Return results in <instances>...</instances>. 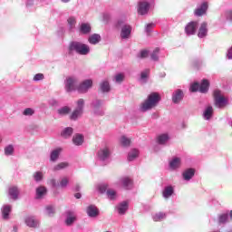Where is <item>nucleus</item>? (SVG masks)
<instances>
[{"instance_id":"f257e3e1","label":"nucleus","mask_w":232,"mask_h":232,"mask_svg":"<svg viewBox=\"0 0 232 232\" xmlns=\"http://www.w3.org/2000/svg\"><path fill=\"white\" fill-rule=\"evenodd\" d=\"M159 102H160V94L158 92H151L140 105V111H142V113L150 111V110H153V108H155Z\"/></svg>"},{"instance_id":"f03ea898","label":"nucleus","mask_w":232,"mask_h":232,"mask_svg":"<svg viewBox=\"0 0 232 232\" xmlns=\"http://www.w3.org/2000/svg\"><path fill=\"white\" fill-rule=\"evenodd\" d=\"M69 52H75L79 55H88L90 53V45L81 42H72L69 44Z\"/></svg>"},{"instance_id":"7ed1b4c3","label":"nucleus","mask_w":232,"mask_h":232,"mask_svg":"<svg viewBox=\"0 0 232 232\" xmlns=\"http://www.w3.org/2000/svg\"><path fill=\"white\" fill-rule=\"evenodd\" d=\"M214 95V106L216 108H218L219 110L222 108H225L227 104V99L226 97L222 96V91L217 89L213 92Z\"/></svg>"},{"instance_id":"20e7f679","label":"nucleus","mask_w":232,"mask_h":232,"mask_svg":"<svg viewBox=\"0 0 232 232\" xmlns=\"http://www.w3.org/2000/svg\"><path fill=\"white\" fill-rule=\"evenodd\" d=\"M77 82H79V80H77L76 77H67L64 81L65 92H67L68 93L75 92V90H77Z\"/></svg>"},{"instance_id":"39448f33","label":"nucleus","mask_w":232,"mask_h":232,"mask_svg":"<svg viewBox=\"0 0 232 232\" xmlns=\"http://www.w3.org/2000/svg\"><path fill=\"white\" fill-rule=\"evenodd\" d=\"M122 20L118 21L117 27H121V39H130V35H131V25L124 24Z\"/></svg>"},{"instance_id":"423d86ee","label":"nucleus","mask_w":232,"mask_h":232,"mask_svg":"<svg viewBox=\"0 0 232 232\" xmlns=\"http://www.w3.org/2000/svg\"><path fill=\"white\" fill-rule=\"evenodd\" d=\"M110 155H111L110 149L104 148L98 151L97 159L100 162H102V166H106V163L110 159Z\"/></svg>"},{"instance_id":"0eeeda50","label":"nucleus","mask_w":232,"mask_h":232,"mask_svg":"<svg viewBox=\"0 0 232 232\" xmlns=\"http://www.w3.org/2000/svg\"><path fill=\"white\" fill-rule=\"evenodd\" d=\"M92 86H93V81L92 79H87L82 82L76 90L79 93H88V90H90Z\"/></svg>"},{"instance_id":"6e6552de","label":"nucleus","mask_w":232,"mask_h":232,"mask_svg":"<svg viewBox=\"0 0 232 232\" xmlns=\"http://www.w3.org/2000/svg\"><path fill=\"white\" fill-rule=\"evenodd\" d=\"M197 28H198V22H189L185 26V34L187 35H195L197 34Z\"/></svg>"},{"instance_id":"1a4fd4ad","label":"nucleus","mask_w":232,"mask_h":232,"mask_svg":"<svg viewBox=\"0 0 232 232\" xmlns=\"http://www.w3.org/2000/svg\"><path fill=\"white\" fill-rule=\"evenodd\" d=\"M184 99V91L178 89L172 93V102L174 104H180Z\"/></svg>"},{"instance_id":"9d476101","label":"nucleus","mask_w":232,"mask_h":232,"mask_svg":"<svg viewBox=\"0 0 232 232\" xmlns=\"http://www.w3.org/2000/svg\"><path fill=\"white\" fill-rule=\"evenodd\" d=\"M150 12V3L146 1L140 2L138 5V14L140 15H146Z\"/></svg>"},{"instance_id":"9b49d317","label":"nucleus","mask_w":232,"mask_h":232,"mask_svg":"<svg viewBox=\"0 0 232 232\" xmlns=\"http://www.w3.org/2000/svg\"><path fill=\"white\" fill-rule=\"evenodd\" d=\"M65 215H66V218H65L66 226H72L77 220V215L75 214V212L72 210L66 211Z\"/></svg>"},{"instance_id":"f8f14e48","label":"nucleus","mask_w":232,"mask_h":232,"mask_svg":"<svg viewBox=\"0 0 232 232\" xmlns=\"http://www.w3.org/2000/svg\"><path fill=\"white\" fill-rule=\"evenodd\" d=\"M182 164V160L180 158H173L169 162V168L170 171H176V169H179Z\"/></svg>"},{"instance_id":"ddd939ff","label":"nucleus","mask_w":232,"mask_h":232,"mask_svg":"<svg viewBox=\"0 0 232 232\" xmlns=\"http://www.w3.org/2000/svg\"><path fill=\"white\" fill-rule=\"evenodd\" d=\"M24 222L28 227H39V226H40V223L37 220V218H35L34 217H32V216L26 217L24 219Z\"/></svg>"},{"instance_id":"4468645a","label":"nucleus","mask_w":232,"mask_h":232,"mask_svg":"<svg viewBox=\"0 0 232 232\" xmlns=\"http://www.w3.org/2000/svg\"><path fill=\"white\" fill-rule=\"evenodd\" d=\"M1 211H2V218L4 220H8L10 218V213H12V206L4 205L1 208Z\"/></svg>"},{"instance_id":"2eb2a0df","label":"nucleus","mask_w":232,"mask_h":232,"mask_svg":"<svg viewBox=\"0 0 232 232\" xmlns=\"http://www.w3.org/2000/svg\"><path fill=\"white\" fill-rule=\"evenodd\" d=\"M208 36V23L203 22L198 29V37L199 39H204Z\"/></svg>"},{"instance_id":"dca6fc26","label":"nucleus","mask_w":232,"mask_h":232,"mask_svg":"<svg viewBox=\"0 0 232 232\" xmlns=\"http://www.w3.org/2000/svg\"><path fill=\"white\" fill-rule=\"evenodd\" d=\"M128 208H129L128 201H122L116 206V209L119 215H126V211H128Z\"/></svg>"},{"instance_id":"f3484780","label":"nucleus","mask_w":232,"mask_h":232,"mask_svg":"<svg viewBox=\"0 0 232 232\" xmlns=\"http://www.w3.org/2000/svg\"><path fill=\"white\" fill-rule=\"evenodd\" d=\"M213 113H214L213 106L208 105L203 111V119L205 121H211V118L213 117Z\"/></svg>"},{"instance_id":"a211bd4d","label":"nucleus","mask_w":232,"mask_h":232,"mask_svg":"<svg viewBox=\"0 0 232 232\" xmlns=\"http://www.w3.org/2000/svg\"><path fill=\"white\" fill-rule=\"evenodd\" d=\"M206 12H208V3L204 2L195 10V15L201 17Z\"/></svg>"},{"instance_id":"6ab92c4d","label":"nucleus","mask_w":232,"mask_h":232,"mask_svg":"<svg viewBox=\"0 0 232 232\" xmlns=\"http://www.w3.org/2000/svg\"><path fill=\"white\" fill-rule=\"evenodd\" d=\"M92 33V25L89 23H82L80 25V34L88 35Z\"/></svg>"},{"instance_id":"aec40b11","label":"nucleus","mask_w":232,"mask_h":232,"mask_svg":"<svg viewBox=\"0 0 232 232\" xmlns=\"http://www.w3.org/2000/svg\"><path fill=\"white\" fill-rule=\"evenodd\" d=\"M8 195L13 200H17L19 198V188L13 186L8 189Z\"/></svg>"},{"instance_id":"412c9836","label":"nucleus","mask_w":232,"mask_h":232,"mask_svg":"<svg viewBox=\"0 0 232 232\" xmlns=\"http://www.w3.org/2000/svg\"><path fill=\"white\" fill-rule=\"evenodd\" d=\"M183 179L186 180L187 182H189L193 177H195V170L194 169H187L183 173H182Z\"/></svg>"},{"instance_id":"4be33fe9","label":"nucleus","mask_w":232,"mask_h":232,"mask_svg":"<svg viewBox=\"0 0 232 232\" xmlns=\"http://www.w3.org/2000/svg\"><path fill=\"white\" fill-rule=\"evenodd\" d=\"M87 215L91 218H95V217H99V209H97V207L91 205L87 208Z\"/></svg>"},{"instance_id":"5701e85b","label":"nucleus","mask_w":232,"mask_h":232,"mask_svg":"<svg viewBox=\"0 0 232 232\" xmlns=\"http://www.w3.org/2000/svg\"><path fill=\"white\" fill-rule=\"evenodd\" d=\"M169 140V135L167 133L160 134L157 137V142L160 146H166Z\"/></svg>"},{"instance_id":"b1692460","label":"nucleus","mask_w":232,"mask_h":232,"mask_svg":"<svg viewBox=\"0 0 232 232\" xmlns=\"http://www.w3.org/2000/svg\"><path fill=\"white\" fill-rule=\"evenodd\" d=\"M120 182L124 189H131L133 186V181L130 178H122L120 179Z\"/></svg>"},{"instance_id":"393cba45","label":"nucleus","mask_w":232,"mask_h":232,"mask_svg":"<svg viewBox=\"0 0 232 232\" xmlns=\"http://www.w3.org/2000/svg\"><path fill=\"white\" fill-rule=\"evenodd\" d=\"M62 151H63L62 148L53 150L50 154L51 162H56V160L59 159V155H61Z\"/></svg>"},{"instance_id":"a878e982","label":"nucleus","mask_w":232,"mask_h":232,"mask_svg":"<svg viewBox=\"0 0 232 232\" xmlns=\"http://www.w3.org/2000/svg\"><path fill=\"white\" fill-rule=\"evenodd\" d=\"M173 193H175V188H173L172 186L165 187V188L163 189V192H162L163 198H169V197H171V195H173Z\"/></svg>"},{"instance_id":"bb28decb","label":"nucleus","mask_w":232,"mask_h":232,"mask_svg":"<svg viewBox=\"0 0 232 232\" xmlns=\"http://www.w3.org/2000/svg\"><path fill=\"white\" fill-rule=\"evenodd\" d=\"M72 142L75 146H82L84 142V136L82 134H76L72 137Z\"/></svg>"},{"instance_id":"cd10ccee","label":"nucleus","mask_w":232,"mask_h":232,"mask_svg":"<svg viewBox=\"0 0 232 232\" xmlns=\"http://www.w3.org/2000/svg\"><path fill=\"white\" fill-rule=\"evenodd\" d=\"M88 41L90 44H99L101 43V34H93L89 36Z\"/></svg>"},{"instance_id":"c85d7f7f","label":"nucleus","mask_w":232,"mask_h":232,"mask_svg":"<svg viewBox=\"0 0 232 232\" xmlns=\"http://www.w3.org/2000/svg\"><path fill=\"white\" fill-rule=\"evenodd\" d=\"M220 21L221 23H225V21H230L232 23V10L225 11V14H221Z\"/></svg>"},{"instance_id":"c756f323","label":"nucleus","mask_w":232,"mask_h":232,"mask_svg":"<svg viewBox=\"0 0 232 232\" xmlns=\"http://www.w3.org/2000/svg\"><path fill=\"white\" fill-rule=\"evenodd\" d=\"M100 90L102 93H108L110 92V82L104 80L100 83Z\"/></svg>"},{"instance_id":"7c9ffc66","label":"nucleus","mask_w":232,"mask_h":232,"mask_svg":"<svg viewBox=\"0 0 232 232\" xmlns=\"http://www.w3.org/2000/svg\"><path fill=\"white\" fill-rule=\"evenodd\" d=\"M167 217V214L164 212H159L152 216V219L154 222H162V220H165Z\"/></svg>"},{"instance_id":"2f4dec72","label":"nucleus","mask_w":232,"mask_h":232,"mask_svg":"<svg viewBox=\"0 0 232 232\" xmlns=\"http://www.w3.org/2000/svg\"><path fill=\"white\" fill-rule=\"evenodd\" d=\"M208 90H209V82L208 80H203L199 85V92L200 93H207Z\"/></svg>"},{"instance_id":"473e14b6","label":"nucleus","mask_w":232,"mask_h":232,"mask_svg":"<svg viewBox=\"0 0 232 232\" xmlns=\"http://www.w3.org/2000/svg\"><path fill=\"white\" fill-rule=\"evenodd\" d=\"M70 111H72V108L68 106H63L57 110V113L58 115H60V117H64V115H68Z\"/></svg>"},{"instance_id":"72a5a7b5","label":"nucleus","mask_w":232,"mask_h":232,"mask_svg":"<svg viewBox=\"0 0 232 232\" xmlns=\"http://www.w3.org/2000/svg\"><path fill=\"white\" fill-rule=\"evenodd\" d=\"M137 157H139V150L137 149H132L129 154H128V160L130 162L135 160V159H137Z\"/></svg>"},{"instance_id":"f704fd0d","label":"nucleus","mask_w":232,"mask_h":232,"mask_svg":"<svg viewBox=\"0 0 232 232\" xmlns=\"http://www.w3.org/2000/svg\"><path fill=\"white\" fill-rule=\"evenodd\" d=\"M72 133H73V129L71 128V127H67V128H65V129L62 131L61 135H62V137H63L64 139H68V137H72Z\"/></svg>"},{"instance_id":"c9c22d12","label":"nucleus","mask_w":232,"mask_h":232,"mask_svg":"<svg viewBox=\"0 0 232 232\" xmlns=\"http://www.w3.org/2000/svg\"><path fill=\"white\" fill-rule=\"evenodd\" d=\"M103 104H104V102L102 100L96 99L92 102L91 106L93 110L96 108H102Z\"/></svg>"},{"instance_id":"e433bc0d","label":"nucleus","mask_w":232,"mask_h":232,"mask_svg":"<svg viewBox=\"0 0 232 232\" xmlns=\"http://www.w3.org/2000/svg\"><path fill=\"white\" fill-rule=\"evenodd\" d=\"M4 151L6 157H10L14 155V145L12 144L7 145L6 147H5Z\"/></svg>"},{"instance_id":"4c0bfd02","label":"nucleus","mask_w":232,"mask_h":232,"mask_svg":"<svg viewBox=\"0 0 232 232\" xmlns=\"http://www.w3.org/2000/svg\"><path fill=\"white\" fill-rule=\"evenodd\" d=\"M83 111L75 109L70 116L71 121H77L81 115H82Z\"/></svg>"},{"instance_id":"58836bf2","label":"nucleus","mask_w":232,"mask_h":232,"mask_svg":"<svg viewBox=\"0 0 232 232\" xmlns=\"http://www.w3.org/2000/svg\"><path fill=\"white\" fill-rule=\"evenodd\" d=\"M44 195H46V188L39 187L36 188V198H43Z\"/></svg>"},{"instance_id":"ea45409f","label":"nucleus","mask_w":232,"mask_h":232,"mask_svg":"<svg viewBox=\"0 0 232 232\" xmlns=\"http://www.w3.org/2000/svg\"><path fill=\"white\" fill-rule=\"evenodd\" d=\"M96 189L99 191V193H106L108 191V184L107 183H101L97 185Z\"/></svg>"},{"instance_id":"a19ab883","label":"nucleus","mask_w":232,"mask_h":232,"mask_svg":"<svg viewBox=\"0 0 232 232\" xmlns=\"http://www.w3.org/2000/svg\"><path fill=\"white\" fill-rule=\"evenodd\" d=\"M69 164L68 162H61L59 164H57L56 166H54L53 168V171H61V169H65V168H68Z\"/></svg>"},{"instance_id":"79ce46f5","label":"nucleus","mask_w":232,"mask_h":232,"mask_svg":"<svg viewBox=\"0 0 232 232\" xmlns=\"http://www.w3.org/2000/svg\"><path fill=\"white\" fill-rule=\"evenodd\" d=\"M93 114L96 115V117H103L104 115V108L98 107L96 109H92Z\"/></svg>"},{"instance_id":"37998d69","label":"nucleus","mask_w":232,"mask_h":232,"mask_svg":"<svg viewBox=\"0 0 232 232\" xmlns=\"http://www.w3.org/2000/svg\"><path fill=\"white\" fill-rule=\"evenodd\" d=\"M160 52V49L159 47L155 48L153 52L150 53V59L152 61H159V53Z\"/></svg>"},{"instance_id":"c03bdc74","label":"nucleus","mask_w":232,"mask_h":232,"mask_svg":"<svg viewBox=\"0 0 232 232\" xmlns=\"http://www.w3.org/2000/svg\"><path fill=\"white\" fill-rule=\"evenodd\" d=\"M75 110H79L80 111H84V99H79L76 102Z\"/></svg>"},{"instance_id":"a18cd8bd","label":"nucleus","mask_w":232,"mask_h":232,"mask_svg":"<svg viewBox=\"0 0 232 232\" xmlns=\"http://www.w3.org/2000/svg\"><path fill=\"white\" fill-rule=\"evenodd\" d=\"M107 198L110 200H115L117 198V192L113 189H108L107 190Z\"/></svg>"},{"instance_id":"49530a36","label":"nucleus","mask_w":232,"mask_h":232,"mask_svg":"<svg viewBox=\"0 0 232 232\" xmlns=\"http://www.w3.org/2000/svg\"><path fill=\"white\" fill-rule=\"evenodd\" d=\"M67 23L69 24L70 30H73V28H75V24H76L77 21L75 20V17L71 16L68 18Z\"/></svg>"},{"instance_id":"de8ad7c7","label":"nucleus","mask_w":232,"mask_h":232,"mask_svg":"<svg viewBox=\"0 0 232 232\" xmlns=\"http://www.w3.org/2000/svg\"><path fill=\"white\" fill-rule=\"evenodd\" d=\"M148 75H150V69H145L140 73V81H142V82H146Z\"/></svg>"},{"instance_id":"09e8293b","label":"nucleus","mask_w":232,"mask_h":232,"mask_svg":"<svg viewBox=\"0 0 232 232\" xmlns=\"http://www.w3.org/2000/svg\"><path fill=\"white\" fill-rule=\"evenodd\" d=\"M53 213H55V208H53V206H47L45 208V215H48V217H53Z\"/></svg>"},{"instance_id":"8fccbe9b","label":"nucleus","mask_w":232,"mask_h":232,"mask_svg":"<svg viewBox=\"0 0 232 232\" xmlns=\"http://www.w3.org/2000/svg\"><path fill=\"white\" fill-rule=\"evenodd\" d=\"M34 113H35V110H34L33 108H26L23 111V115H24L25 117H32Z\"/></svg>"},{"instance_id":"3c124183","label":"nucleus","mask_w":232,"mask_h":232,"mask_svg":"<svg viewBox=\"0 0 232 232\" xmlns=\"http://www.w3.org/2000/svg\"><path fill=\"white\" fill-rule=\"evenodd\" d=\"M70 183V179L68 177H63L60 180V188H66L68 184Z\"/></svg>"},{"instance_id":"603ef678","label":"nucleus","mask_w":232,"mask_h":232,"mask_svg":"<svg viewBox=\"0 0 232 232\" xmlns=\"http://www.w3.org/2000/svg\"><path fill=\"white\" fill-rule=\"evenodd\" d=\"M121 144L123 145L124 147L130 146V144H131V140H130L126 136H122L121 138Z\"/></svg>"},{"instance_id":"864d4df0","label":"nucleus","mask_w":232,"mask_h":232,"mask_svg":"<svg viewBox=\"0 0 232 232\" xmlns=\"http://www.w3.org/2000/svg\"><path fill=\"white\" fill-rule=\"evenodd\" d=\"M43 177H44V174L41 171H36L34 174V179L35 182H41V180H43Z\"/></svg>"},{"instance_id":"5fc2aeb1","label":"nucleus","mask_w":232,"mask_h":232,"mask_svg":"<svg viewBox=\"0 0 232 232\" xmlns=\"http://www.w3.org/2000/svg\"><path fill=\"white\" fill-rule=\"evenodd\" d=\"M227 214H222L218 217V224H226L227 222Z\"/></svg>"},{"instance_id":"6e6d98bb","label":"nucleus","mask_w":232,"mask_h":232,"mask_svg":"<svg viewBox=\"0 0 232 232\" xmlns=\"http://www.w3.org/2000/svg\"><path fill=\"white\" fill-rule=\"evenodd\" d=\"M114 81L118 84H121V82H122V81H124V74H122V73L116 74L114 77Z\"/></svg>"},{"instance_id":"4d7b16f0","label":"nucleus","mask_w":232,"mask_h":232,"mask_svg":"<svg viewBox=\"0 0 232 232\" xmlns=\"http://www.w3.org/2000/svg\"><path fill=\"white\" fill-rule=\"evenodd\" d=\"M150 55V52L148 50L140 51V53L138 54V57L140 59H146Z\"/></svg>"},{"instance_id":"13d9d810","label":"nucleus","mask_w":232,"mask_h":232,"mask_svg":"<svg viewBox=\"0 0 232 232\" xmlns=\"http://www.w3.org/2000/svg\"><path fill=\"white\" fill-rule=\"evenodd\" d=\"M200 90V84L198 82H194L190 86V92H198Z\"/></svg>"},{"instance_id":"bf43d9fd","label":"nucleus","mask_w":232,"mask_h":232,"mask_svg":"<svg viewBox=\"0 0 232 232\" xmlns=\"http://www.w3.org/2000/svg\"><path fill=\"white\" fill-rule=\"evenodd\" d=\"M152 28H155V24L153 23L148 24L145 27V32L147 34H150Z\"/></svg>"},{"instance_id":"052dcab7","label":"nucleus","mask_w":232,"mask_h":232,"mask_svg":"<svg viewBox=\"0 0 232 232\" xmlns=\"http://www.w3.org/2000/svg\"><path fill=\"white\" fill-rule=\"evenodd\" d=\"M43 79H44V74H43V73H37V74H35V75L34 76L33 81H35V82H37V81H43Z\"/></svg>"},{"instance_id":"680f3d73","label":"nucleus","mask_w":232,"mask_h":232,"mask_svg":"<svg viewBox=\"0 0 232 232\" xmlns=\"http://www.w3.org/2000/svg\"><path fill=\"white\" fill-rule=\"evenodd\" d=\"M49 184L50 186H52L53 188H57V180H55V179H52L49 180Z\"/></svg>"},{"instance_id":"e2e57ef3","label":"nucleus","mask_w":232,"mask_h":232,"mask_svg":"<svg viewBox=\"0 0 232 232\" xmlns=\"http://www.w3.org/2000/svg\"><path fill=\"white\" fill-rule=\"evenodd\" d=\"M74 197H75V198H81L82 195H81V193H76L74 195Z\"/></svg>"},{"instance_id":"0e129e2a","label":"nucleus","mask_w":232,"mask_h":232,"mask_svg":"<svg viewBox=\"0 0 232 232\" xmlns=\"http://www.w3.org/2000/svg\"><path fill=\"white\" fill-rule=\"evenodd\" d=\"M80 189H81V187L79 185H76L75 191H80Z\"/></svg>"},{"instance_id":"69168bd1","label":"nucleus","mask_w":232,"mask_h":232,"mask_svg":"<svg viewBox=\"0 0 232 232\" xmlns=\"http://www.w3.org/2000/svg\"><path fill=\"white\" fill-rule=\"evenodd\" d=\"M62 3H70V0H61Z\"/></svg>"},{"instance_id":"338daca9","label":"nucleus","mask_w":232,"mask_h":232,"mask_svg":"<svg viewBox=\"0 0 232 232\" xmlns=\"http://www.w3.org/2000/svg\"><path fill=\"white\" fill-rule=\"evenodd\" d=\"M153 119H157V117H159V116H157V114H153Z\"/></svg>"},{"instance_id":"774afa93","label":"nucleus","mask_w":232,"mask_h":232,"mask_svg":"<svg viewBox=\"0 0 232 232\" xmlns=\"http://www.w3.org/2000/svg\"><path fill=\"white\" fill-rule=\"evenodd\" d=\"M161 77H166V73L161 74Z\"/></svg>"}]
</instances>
